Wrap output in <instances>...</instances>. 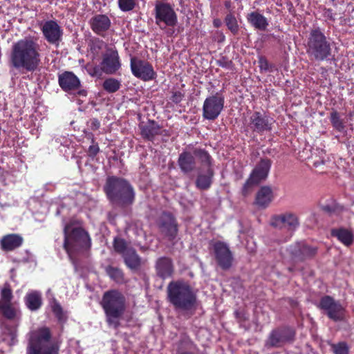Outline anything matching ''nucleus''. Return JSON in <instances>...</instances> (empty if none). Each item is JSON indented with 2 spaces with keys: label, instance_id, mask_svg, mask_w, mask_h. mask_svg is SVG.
<instances>
[{
  "label": "nucleus",
  "instance_id": "nucleus-25",
  "mask_svg": "<svg viewBox=\"0 0 354 354\" xmlns=\"http://www.w3.org/2000/svg\"><path fill=\"white\" fill-rule=\"evenodd\" d=\"M156 270L158 274L162 279L170 277L174 271L171 259L166 257L159 259L156 263Z\"/></svg>",
  "mask_w": 354,
  "mask_h": 354
},
{
  "label": "nucleus",
  "instance_id": "nucleus-17",
  "mask_svg": "<svg viewBox=\"0 0 354 354\" xmlns=\"http://www.w3.org/2000/svg\"><path fill=\"white\" fill-rule=\"evenodd\" d=\"M294 336L292 331L285 329L274 330L270 334L268 339L266 341V346L270 347H281L286 343L292 340Z\"/></svg>",
  "mask_w": 354,
  "mask_h": 354
},
{
  "label": "nucleus",
  "instance_id": "nucleus-22",
  "mask_svg": "<svg viewBox=\"0 0 354 354\" xmlns=\"http://www.w3.org/2000/svg\"><path fill=\"white\" fill-rule=\"evenodd\" d=\"M248 22L254 28L264 31L267 29L269 22L267 18L261 13L254 11L246 16Z\"/></svg>",
  "mask_w": 354,
  "mask_h": 354
},
{
  "label": "nucleus",
  "instance_id": "nucleus-29",
  "mask_svg": "<svg viewBox=\"0 0 354 354\" xmlns=\"http://www.w3.org/2000/svg\"><path fill=\"white\" fill-rule=\"evenodd\" d=\"M178 165L183 172L192 171L195 167L194 158L190 153L183 152L179 156Z\"/></svg>",
  "mask_w": 354,
  "mask_h": 354
},
{
  "label": "nucleus",
  "instance_id": "nucleus-40",
  "mask_svg": "<svg viewBox=\"0 0 354 354\" xmlns=\"http://www.w3.org/2000/svg\"><path fill=\"white\" fill-rule=\"evenodd\" d=\"M106 270L108 275L116 282H121L123 280V273L120 269L109 266Z\"/></svg>",
  "mask_w": 354,
  "mask_h": 354
},
{
  "label": "nucleus",
  "instance_id": "nucleus-41",
  "mask_svg": "<svg viewBox=\"0 0 354 354\" xmlns=\"http://www.w3.org/2000/svg\"><path fill=\"white\" fill-rule=\"evenodd\" d=\"M130 248L127 247L126 242L122 239L115 238L114 239V249L117 252L122 254V256Z\"/></svg>",
  "mask_w": 354,
  "mask_h": 354
},
{
  "label": "nucleus",
  "instance_id": "nucleus-44",
  "mask_svg": "<svg viewBox=\"0 0 354 354\" xmlns=\"http://www.w3.org/2000/svg\"><path fill=\"white\" fill-rule=\"evenodd\" d=\"M100 148L97 143H91L88 149V154L91 157H95L99 152Z\"/></svg>",
  "mask_w": 354,
  "mask_h": 354
},
{
  "label": "nucleus",
  "instance_id": "nucleus-51",
  "mask_svg": "<svg viewBox=\"0 0 354 354\" xmlns=\"http://www.w3.org/2000/svg\"><path fill=\"white\" fill-rule=\"evenodd\" d=\"M219 65L221 66H224V64H221V62H220Z\"/></svg>",
  "mask_w": 354,
  "mask_h": 354
},
{
  "label": "nucleus",
  "instance_id": "nucleus-43",
  "mask_svg": "<svg viewBox=\"0 0 354 354\" xmlns=\"http://www.w3.org/2000/svg\"><path fill=\"white\" fill-rule=\"evenodd\" d=\"M335 354H348V348L345 342H339L331 345Z\"/></svg>",
  "mask_w": 354,
  "mask_h": 354
},
{
  "label": "nucleus",
  "instance_id": "nucleus-21",
  "mask_svg": "<svg viewBox=\"0 0 354 354\" xmlns=\"http://www.w3.org/2000/svg\"><path fill=\"white\" fill-rule=\"evenodd\" d=\"M89 23L92 30L97 35H102L111 26V20L106 15H95Z\"/></svg>",
  "mask_w": 354,
  "mask_h": 354
},
{
  "label": "nucleus",
  "instance_id": "nucleus-28",
  "mask_svg": "<svg viewBox=\"0 0 354 354\" xmlns=\"http://www.w3.org/2000/svg\"><path fill=\"white\" fill-rule=\"evenodd\" d=\"M122 257L127 267L131 270H137L142 263L141 259L133 248L127 250Z\"/></svg>",
  "mask_w": 354,
  "mask_h": 354
},
{
  "label": "nucleus",
  "instance_id": "nucleus-15",
  "mask_svg": "<svg viewBox=\"0 0 354 354\" xmlns=\"http://www.w3.org/2000/svg\"><path fill=\"white\" fill-rule=\"evenodd\" d=\"M41 31L44 38L51 44L57 45L62 40L63 30L55 21L49 20L44 22Z\"/></svg>",
  "mask_w": 354,
  "mask_h": 354
},
{
  "label": "nucleus",
  "instance_id": "nucleus-30",
  "mask_svg": "<svg viewBox=\"0 0 354 354\" xmlns=\"http://www.w3.org/2000/svg\"><path fill=\"white\" fill-rule=\"evenodd\" d=\"M0 312L10 320L17 322L18 324L21 317V313L19 308L10 304L0 306Z\"/></svg>",
  "mask_w": 354,
  "mask_h": 354
},
{
  "label": "nucleus",
  "instance_id": "nucleus-20",
  "mask_svg": "<svg viewBox=\"0 0 354 354\" xmlns=\"http://www.w3.org/2000/svg\"><path fill=\"white\" fill-rule=\"evenodd\" d=\"M272 123V119L261 115L259 112L254 113L250 117L251 127L257 132L270 130Z\"/></svg>",
  "mask_w": 354,
  "mask_h": 354
},
{
  "label": "nucleus",
  "instance_id": "nucleus-42",
  "mask_svg": "<svg viewBox=\"0 0 354 354\" xmlns=\"http://www.w3.org/2000/svg\"><path fill=\"white\" fill-rule=\"evenodd\" d=\"M118 6L123 12L131 11L136 6V0H118Z\"/></svg>",
  "mask_w": 354,
  "mask_h": 354
},
{
  "label": "nucleus",
  "instance_id": "nucleus-39",
  "mask_svg": "<svg viewBox=\"0 0 354 354\" xmlns=\"http://www.w3.org/2000/svg\"><path fill=\"white\" fill-rule=\"evenodd\" d=\"M194 154L196 158H198L204 164L206 168L210 167V156L207 151L201 149H196Z\"/></svg>",
  "mask_w": 354,
  "mask_h": 354
},
{
  "label": "nucleus",
  "instance_id": "nucleus-36",
  "mask_svg": "<svg viewBox=\"0 0 354 354\" xmlns=\"http://www.w3.org/2000/svg\"><path fill=\"white\" fill-rule=\"evenodd\" d=\"M12 299V290L8 284H5L1 291L0 306L10 304Z\"/></svg>",
  "mask_w": 354,
  "mask_h": 354
},
{
  "label": "nucleus",
  "instance_id": "nucleus-7",
  "mask_svg": "<svg viewBox=\"0 0 354 354\" xmlns=\"http://www.w3.org/2000/svg\"><path fill=\"white\" fill-rule=\"evenodd\" d=\"M104 189L108 198L113 203L123 206L133 202L135 196L133 189L124 179L109 177Z\"/></svg>",
  "mask_w": 354,
  "mask_h": 354
},
{
  "label": "nucleus",
  "instance_id": "nucleus-11",
  "mask_svg": "<svg viewBox=\"0 0 354 354\" xmlns=\"http://www.w3.org/2000/svg\"><path fill=\"white\" fill-rule=\"evenodd\" d=\"M224 106V97L216 93L207 97L203 106V116L209 120H214L218 117Z\"/></svg>",
  "mask_w": 354,
  "mask_h": 354
},
{
  "label": "nucleus",
  "instance_id": "nucleus-19",
  "mask_svg": "<svg viewBox=\"0 0 354 354\" xmlns=\"http://www.w3.org/2000/svg\"><path fill=\"white\" fill-rule=\"evenodd\" d=\"M290 252L295 260L301 261L313 257L316 253V248L305 243H297L290 247Z\"/></svg>",
  "mask_w": 354,
  "mask_h": 354
},
{
  "label": "nucleus",
  "instance_id": "nucleus-2",
  "mask_svg": "<svg viewBox=\"0 0 354 354\" xmlns=\"http://www.w3.org/2000/svg\"><path fill=\"white\" fill-rule=\"evenodd\" d=\"M26 339V354H59L60 342L53 338L46 326L30 330Z\"/></svg>",
  "mask_w": 354,
  "mask_h": 354
},
{
  "label": "nucleus",
  "instance_id": "nucleus-33",
  "mask_svg": "<svg viewBox=\"0 0 354 354\" xmlns=\"http://www.w3.org/2000/svg\"><path fill=\"white\" fill-rule=\"evenodd\" d=\"M140 129L142 137L148 140L152 139L155 135L158 134L159 130L158 126L153 122L141 126Z\"/></svg>",
  "mask_w": 354,
  "mask_h": 354
},
{
  "label": "nucleus",
  "instance_id": "nucleus-34",
  "mask_svg": "<svg viewBox=\"0 0 354 354\" xmlns=\"http://www.w3.org/2000/svg\"><path fill=\"white\" fill-rule=\"evenodd\" d=\"M50 307L53 313L59 322H64L66 319V313L64 311L60 304L55 299L50 302Z\"/></svg>",
  "mask_w": 354,
  "mask_h": 354
},
{
  "label": "nucleus",
  "instance_id": "nucleus-3",
  "mask_svg": "<svg viewBox=\"0 0 354 354\" xmlns=\"http://www.w3.org/2000/svg\"><path fill=\"white\" fill-rule=\"evenodd\" d=\"M306 53L312 61H330L335 58L333 43L319 28L311 30L306 44Z\"/></svg>",
  "mask_w": 354,
  "mask_h": 354
},
{
  "label": "nucleus",
  "instance_id": "nucleus-8",
  "mask_svg": "<svg viewBox=\"0 0 354 354\" xmlns=\"http://www.w3.org/2000/svg\"><path fill=\"white\" fill-rule=\"evenodd\" d=\"M156 24L162 28L166 26H175L178 21L177 15L171 6L165 2H158L155 6Z\"/></svg>",
  "mask_w": 354,
  "mask_h": 354
},
{
  "label": "nucleus",
  "instance_id": "nucleus-38",
  "mask_svg": "<svg viewBox=\"0 0 354 354\" xmlns=\"http://www.w3.org/2000/svg\"><path fill=\"white\" fill-rule=\"evenodd\" d=\"M330 120L335 129L339 132H342L344 130V122L337 111H333L330 113Z\"/></svg>",
  "mask_w": 354,
  "mask_h": 354
},
{
  "label": "nucleus",
  "instance_id": "nucleus-14",
  "mask_svg": "<svg viewBox=\"0 0 354 354\" xmlns=\"http://www.w3.org/2000/svg\"><path fill=\"white\" fill-rule=\"evenodd\" d=\"M101 69L106 74H114L121 67L118 53L115 48H109L102 56Z\"/></svg>",
  "mask_w": 354,
  "mask_h": 354
},
{
  "label": "nucleus",
  "instance_id": "nucleus-47",
  "mask_svg": "<svg viewBox=\"0 0 354 354\" xmlns=\"http://www.w3.org/2000/svg\"><path fill=\"white\" fill-rule=\"evenodd\" d=\"M84 133L85 138L86 139L91 140V143L95 142V138H94V135L93 134V133L88 131H84Z\"/></svg>",
  "mask_w": 354,
  "mask_h": 354
},
{
  "label": "nucleus",
  "instance_id": "nucleus-37",
  "mask_svg": "<svg viewBox=\"0 0 354 354\" xmlns=\"http://www.w3.org/2000/svg\"><path fill=\"white\" fill-rule=\"evenodd\" d=\"M120 82L114 78H108L103 82L104 89L109 93H115L119 90Z\"/></svg>",
  "mask_w": 354,
  "mask_h": 354
},
{
  "label": "nucleus",
  "instance_id": "nucleus-10",
  "mask_svg": "<svg viewBox=\"0 0 354 354\" xmlns=\"http://www.w3.org/2000/svg\"><path fill=\"white\" fill-rule=\"evenodd\" d=\"M130 67L132 74L143 81H150L156 77V73L149 62L136 57H131Z\"/></svg>",
  "mask_w": 354,
  "mask_h": 354
},
{
  "label": "nucleus",
  "instance_id": "nucleus-16",
  "mask_svg": "<svg viewBox=\"0 0 354 354\" xmlns=\"http://www.w3.org/2000/svg\"><path fill=\"white\" fill-rule=\"evenodd\" d=\"M271 225L275 227H285L290 231H292L299 226V221L295 214L286 212L272 216Z\"/></svg>",
  "mask_w": 354,
  "mask_h": 354
},
{
  "label": "nucleus",
  "instance_id": "nucleus-4",
  "mask_svg": "<svg viewBox=\"0 0 354 354\" xmlns=\"http://www.w3.org/2000/svg\"><path fill=\"white\" fill-rule=\"evenodd\" d=\"M64 232V247L71 259L73 253L86 250L90 248L91 239L79 223L70 221L65 225Z\"/></svg>",
  "mask_w": 354,
  "mask_h": 354
},
{
  "label": "nucleus",
  "instance_id": "nucleus-13",
  "mask_svg": "<svg viewBox=\"0 0 354 354\" xmlns=\"http://www.w3.org/2000/svg\"><path fill=\"white\" fill-rule=\"evenodd\" d=\"M58 82L61 88L68 93H77L79 95L86 96V91L81 88L80 79L70 71H64L58 75Z\"/></svg>",
  "mask_w": 354,
  "mask_h": 354
},
{
  "label": "nucleus",
  "instance_id": "nucleus-23",
  "mask_svg": "<svg viewBox=\"0 0 354 354\" xmlns=\"http://www.w3.org/2000/svg\"><path fill=\"white\" fill-rule=\"evenodd\" d=\"M23 238L16 234H10L2 237L1 248L4 251H12L22 245Z\"/></svg>",
  "mask_w": 354,
  "mask_h": 354
},
{
  "label": "nucleus",
  "instance_id": "nucleus-46",
  "mask_svg": "<svg viewBox=\"0 0 354 354\" xmlns=\"http://www.w3.org/2000/svg\"><path fill=\"white\" fill-rule=\"evenodd\" d=\"M88 124L91 130L93 131L97 130L100 127V122L96 118L91 119L88 122Z\"/></svg>",
  "mask_w": 354,
  "mask_h": 354
},
{
  "label": "nucleus",
  "instance_id": "nucleus-50",
  "mask_svg": "<svg viewBox=\"0 0 354 354\" xmlns=\"http://www.w3.org/2000/svg\"><path fill=\"white\" fill-rule=\"evenodd\" d=\"M180 354H193V353H191V352H183V353H182Z\"/></svg>",
  "mask_w": 354,
  "mask_h": 354
},
{
  "label": "nucleus",
  "instance_id": "nucleus-48",
  "mask_svg": "<svg viewBox=\"0 0 354 354\" xmlns=\"http://www.w3.org/2000/svg\"><path fill=\"white\" fill-rule=\"evenodd\" d=\"M214 26H215V27H219V26H220V25H221V21H220V20H218V19H215V20L214 21Z\"/></svg>",
  "mask_w": 354,
  "mask_h": 354
},
{
  "label": "nucleus",
  "instance_id": "nucleus-26",
  "mask_svg": "<svg viewBox=\"0 0 354 354\" xmlns=\"http://www.w3.org/2000/svg\"><path fill=\"white\" fill-rule=\"evenodd\" d=\"M24 301L29 310L31 311L37 310L42 304L41 294L37 290L30 291L25 296Z\"/></svg>",
  "mask_w": 354,
  "mask_h": 354
},
{
  "label": "nucleus",
  "instance_id": "nucleus-6",
  "mask_svg": "<svg viewBox=\"0 0 354 354\" xmlns=\"http://www.w3.org/2000/svg\"><path fill=\"white\" fill-rule=\"evenodd\" d=\"M101 305L104 310L106 322L110 326L116 328L119 319L125 310V298L117 290H110L104 292Z\"/></svg>",
  "mask_w": 354,
  "mask_h": 354
},
{
  "label": "nucleus",
  "instance_id": "nucleus-24",
  "mask_svg": "<svg viewBox=\"0 0 354 354\" xmlns=\"http://www.w3.org/2000/svg\"><path fill=\"white\" fill-rule=\"evenodd\" d=\"M273 198L272 189L270 187L263 186L257 192L255 203L259 207L266 208L272 202Z\"/></svg>",
  "mask_w": 354,
  "mask_h": 354
},
{
  "label": "nucleus",
  "instance_id": "nucleus-18",
  "mask_svg": "<svg viewBox=\"0 0 354 354\" xmlns=\"http://www.w3.org/2000/svg\"><path fill=\"white\" fill-rule=\"evenodd\" d=\"M214 249L219 266L223 269L229 268L233 258L228 246L224 243L217 242L214 244Z\"/></svg>",
  "mask_w": 354,
  "mask_h": 354
},
{
  "label": "nucleus",
  "instance_id": "nucleus-5",
  "mask_svg": "<svg viewBox=\"0 0 354 354\" xmlns=\"http://www.w3.org/2000/svg\"><path fill=\"white\" fill-rule=\"evenodd\" d=\"M169 301L181 310H191L194 308L196 295L190 286L183 281H171L167 287Z\"/></svg>",
  "mask_w": 354,
  "mask_h": 354
},
{
  "label": "nucleus",
  "instance_id": "nucleus-45",
  "mask_svg": "<svg viewBox=\"0 0 354 354\" xmlns=\"http://www.w3.org/2000/svg\"><path fill=\"white\" fill-rule=\"evenodd\" d=\"M184 95L180 91H176L172 93L171 100L175 103H179L182 101Z\"/></svg>",
  "mask_w": 354,
  "mask_h": 354
},
{
  "label": "nucleus",
  "instance_id": "nucleus-35",
  "mask_svg": "<svg viewBox=\"0 0 354 354\" xmlns=\"http://www.w3.org/2000/svg\"><path fill=\"white\" fill-rule=\"evenodd\" d=\"M225 22L227 28L231 31L232 33L234 35H236L238 33L239 30V26L235 16L233 14H227L225 18Z\"/></svg>",
  "mask_w": 354,
  "mask_h": 354
},
{
  "label": "nucleus",
  "instance_id": "nucleus-27",
  "mask_svg": "<svg viewBox=\"0 0 354 354\" xmlns=\"http://www.w3.org/2000/svg\"><path fill=\"white\" fill-rule=\"evenodd\" d=\"M213 177V171L211 167L205 168L203 171H201L197 177L196 185L200 189H207L212 184Z\"/></svg>",
  "mask_w": 354,
  "mask_h": 354
},
{
  "label": "nucleus",
  "instance_id": "nucleus-31",
  "mask_svg": "<svg viewBox=\"0 0 354 354\" xmlns=\"http://www.w3.org/2000/svg\"><path fill=\"white\" fill-rule=\"evenodd\" d=\"M331 234L346 246L352 244L353 241V235L352 232L346 229L339 228L335 229L331 231Z\"/></svg>",
  "mask_w": 354,
  "mask_h": 354
},
{
  "label": "nucleus",
  "instance_id": "nucleus-1",
  "mask_svg": "<svg viewBox=\"0 0 354 354\" xmlns=\"http://www.w3.org/2000/svg\"><path fill=\"white\" fill-rule=\"evenodd\" d=\"M39 45L31 38H24L12 44L10 66L19 71L33 72L41 63Z\"/></svg>",
  "mask_w": 354,
  "mask_h": 354
},
{
  "label": "nucleus",
  "instance_id": "nucleus-32",
  "mask_svg": "<svg viewBox=\"0 0 354 354\" xmlns=\"http://www.w3.org/2000/svg\"><path fill=\"white\" fill-rule=\"evenodd\" d=\"M167 221L163 222L160 225V228L162 232L165 233L170 239H173L177 232L176 225L174 220L170 215H167Z\"/></svg>",
  "mask_w": 354,
  "mask_h": 354
},
{
  "label": "nucleus",
  "instance_id": "nucleus-12",
  "mask_svg": "<svg viewBox=\"0 0 354 354\" xmlns=\"http://www.w3.org/2000/svg\"><path fill=\"white\" fill-rule=\"evenodd\" d=\"M318 307L332 320L337 322L344 319V308L337 301L330 296L321 298Z\"/></svg>",
  "mask_w": 354,
  "mask_h": 354
},
{
  "label": "nucleus",
  "instance_id": "nucleus-49",
  "mask_svg": "<svg viewBox=\"0 0 354 354\" xmlns=\"http://www.w3.org/2000/svg\"><path fill=\"white\" fill-rule=\"evenodd\" d=\"M260 62H261V67H263V64H267L266 61V60H263V59H261Z\"/></svg>",
  "mask_w": 354,
  "mask_h": 354
},
{
  "label": "nucleus",
  "instance_id": "nucleus-9",
  "mask_svg": "<svg viewBox=\"0 0 354 354\" xmlns=\"http://www.w3.org/2000/svg\"><path fill=\"white\" fill-rule=\"evenodd\" d=\"M271 162L268 159H262L254 168L249 178L247 180L243 187V192L246 194L250 189L257 185L262 180H264L269 173Z\"/></svg>",
  "mask_w": 354,
  "mask_h": 354
}]
</instances>
